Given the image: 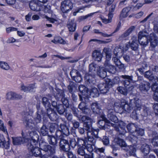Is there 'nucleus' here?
Segmentation results:
<instances>
[{"label":"nucleus","mask_w":158,"mask_h":158,"mask_svg":"<svg viewBox=\"0 0 158 158\" xmlns=\"http://www.w3.org/2000/svg\"><path fill=\"white\" fill-rule=\"evenodd\" d=\"M13 143L15 145H19L23 143L26 141L24 138L23 137H12Z\"/></svg>","instance_id":"obj_25"},{"label":"nucleus","mask_w":158,"mask_h":158,"mask_svg":"<svg viewBox=\"0 0 158 158\" xmlns=\"http://www.w3.org/2000/svg\"><path fill=\"white\" fill-rule=\"evenodd\" d=\"M143 75L145 78L153 82L152 85L158 84V77L155 76L152 72L149 70L147 71L144 73Z\"/></svg>","instance_id":"obj_8"},{"label":"nucleus","mask_w":158,"mask_h":158,"mask_svg":"<svg viewBox=\"0 0 158 158\" xmlns=\"http://www.w3.org/2000/svg\"><path fill=\"white\" fill-rule=\"evenodd\" d=\"M77 153L78 155L82 156H84L86 154L85 151V148L83 147H79L77 148Z\"/></svg>","instance_id":"obj_44"},{"label":"nucleus","mask_w":158,"mask_h":158,"mask_svg":"<svg viewBox=\"0 0 158 158\" xmlns=\"http://www.w3.org/2000/svg\"><path fill=\"white\" fill-rule=\"evenodd\" d=\"M141 106L140 100L135 98L130 100L129 103H127L122 107L125 111L129 113L132 109L140 110Z\"/></svg>","instance_id":"obj_1"},{"label":"nucleus","mask_w":158,"mask_h":158,"mask_svg":"<svg viewBox=\"0 0 158 158\" xmlns=\"http://www.w3.org/2000/svg\"><path fill=\"white\" fill-rule=\"evenodd\" d=\"M89 73L86 74L85 77V79L89 83L94 84L95 83V74H90Z\"/></svg>","instance_id":"obj_18"},{"label":"nucleus","mask_w":158,"mask_h":158,"mask_svg":"<svg viewBox=\"0 0 158 158\" xmlns=\"http://www.w3.org/2000/svg\"><path fill=\"white\" fill-rule=\"evenodd\" d=\"M152 143L154 146H158V137L155 136L153 138Z\"/></svg>","instance_id":"obj_64"},{"label":"nucleus","mask_w":158,"mask_h":158,"mask_svg":"<svg viewBox=\"0 0 158 158\" xmlns=\"http://www.w3.org/2000/svg\"><path fill=\"white\" fill-rule=\"evenodd\" d=\"M23 123L28 126H32L35 125V122L31 118V116L27 115L23 118Z\"/></svg>","instance_id":"obj_24"},{"label":"nucleus","mask_w":158,"mask_h":158,"mask_svg":"<svg viewBox=\"0 0 158 158\" xmlns=\"http://www.w3.org/2000/svg\"><path fill=\"white\" fill-rule=\"evenodd\" d=\"M86 140H85L82 139L78 138L77 139V144L81 147H84V145L85 144Z\"/></svg>","instance_id":"obj_55"},{"label":"nucleus","mask_w":158,"mask_h":158,"mask_svg":"<svg viewBox=\"0 0 158 158\" xmlns=\"http://www.w3.org/2000/svg\"><path fill=\"white\" fill-rule=\"evenodd\" d=\"M63 123H61L60 125V127L61 130H58L57 131H60L62 133L63 135L67 136L69 134V129L66 126V121L63 118L61 119Z\"/></svg>","instance_id":"obj_11"},{"label":"nucleus","mask_w":158,"mask_h":158,"mask_svg":"<svg viewBox=\"0 0 158 158\" xmlns=\"http://www.w3.org/2000/svg\"><path fill=\"white\" fill-rule=\"evenodd\" d=\"M122 50L121 48H115L114 50V55L120 58V56L119 55V52H122Z\"/></svg>","instance_id":"obj_59"},{"label":"nucleus","mask_w":158,"mask_h":158,"mask_svg":"<svg viewBox=\"0 0 158 158\" xmlns=\"http://www.w3.org/2000/svg\"><path fill=\"white\" fill-rule=\"evenodd\" d=\"M0 67L2 69L5 70H8L10 68L7 63L2 61H0Z\"/></svg>","instance_id":"obj_52"},{"label":"nucleus","mask_w":158,"mask_h":158,"mask_svg":"<svg viewBox=\"0 0 158 158\" xmlns=\"http://www.w3.org/2000/svg\"><path fill=\"white\" fill-rule=\"evenodd\" d=\"M123 149L129 153L131 156H135V155L136 149L131 145H127Z\"/></svg>","instance_id":"obj_26"},{"label":"nucleus","mask_w":158,"mask_h":158,"mask_svg":"<svg viewBox=\"0 0 158 158\" xmlns=\"http://www.w3.org/2000/svg\"><path fill=\"white\" fill-rule=\"evenodd\" d=\"M56 135L58 139L60 140V146L61 150L64 152H68L70 149V145L68 141L64 139L65 135H63L60 131H56Z\"/></svg>","instance_id":"obj_2"},{"label":"nucleus","mask_w":158,"mask_h":158,"mask_svg":"<svg viewBox=\"0 0 158 158\" xmlns=\"http://www.w3.org/2000/svg\"><path fill=\"white\" fill-rule=\"evenodd\" d=\"M115 142L119 146L123 148H125V146L127 145L123 139L119 138H117L115 139Z\"/></svg>","instance_id":"obj_42"},{"label":"nucleus","mask_w":158,"mask_h":158,"mask_svg":"<svg viewBox=\"0 0 158 158\" xmlns=\"http://www.w3.org/2000/svg\"><path fill=\"white\" fill-rule=\"evenodd\" d=\"M47 115L51 120L55 121L57 119V114L51 109H47Z\"/></svg>","instance_id":"obj_17"},{"label":"nucleus","mask_w":158,"mask_h":158,"mask_svg":"<svg viewBox=\"0 0 158 158\" xmlns=\"http://www.w3.org/2000/svg\"><path fill=\"white\" fill-rule=\"evenodd\" d=\"M40 148L45 152V154L48 156H51L55 153V147L52 146L44 143H39Z\"/></svg>","instance_id":"obj_5"},{"label":"nucleus","mask_w":158,"mask_h":158,"mask_svg":"<svg viewBox=\"0 0 158 158\" xmlns=\"http://www.w3.org/2000/svg\"><path fill=\"white\" fill-rule=\"evenodd\" d=\"M138 125L136 123H131L128 124L127 126V128L129 132L134 134Z\"/></svg>","instance_id":"obj_30"},{"label":"nucleus","mask_w":158,"mask_h":158,"mask_svg":"<svg viewBox=\"0 0 158 158\" xmlns=\"http://www.w3.org/2000/svg\"><path fill=\"white\" fill-rule=\"evenodd\" d=\"M104 66L105 67V69L110 73H113L114 72L116 71L115 67L110 64V63H108L107 64H104Z\"/></svg>","instance_id":"obj_34"},{"label":"nucleus","mask_w":158,"mask_h":158,"mask_svg":"<svg viewBox=\"0 0 158 158\" xmlns=\"http://www.w3.org/2000/svg\"><path fill=\"white\" fill-rule=\"evenodd\" d=\"M138 43L131 42L130 44L131 48L133 50L135 51L137 49L138 47Z\"/></svg>","instance_id":"obj_63"},{"label":"nucleus","mask_w":158,"mask_h":158,"mask_svg":"<svg viewBox=\"0 0 158 158\" xmlns=\"http://www.w3.org/2000/svg\"><path fill=\"white\" fill-rule=\"evenodd\" d=\"M76 24L73 19L69 20L68 22L67 27L70 32H74L75 31Z\"/></svg>","instance_id":"obj_28"},{"label":"nucleus","mask_w":158,"mask_h":158,"mask_svg":"<svg viewBox=\"0 0 158 158\" xmlns=\"http://www.w3.org/2000/svg\"><path fill=\"white\" fill-rule=\"evenodd\" d=\"M107 123H109L110 126H111L114 127L115 130L118 131L119 135H122V137L125 136V135L126 133L125 130V127L126 124L123 122L120 121L119 122L118 124L111 123L109 120H107Z\"/></svg>","instance_id":"obj_4"},{"label":"nucleus","mask_w":158,"mask_h":158,"mask_svg":"<svg viewBox=\"0 0 158 158\" xmlns=\"http://www.w3.org/2000/svg\"><path fill=\"white\" fill-rule=\"evenodd\" d=\"M39 139V135L37 134L36 132L35 133L34 135L31 138L30 141V142H29L28 143H31V144H34V145H35L36 143H37V141Z\"/></svg>","instance_id":"obj_49"},{"label":"nucleus","mask_w":158,"mask_h":158,"mask_svg":"<svg viewBox=\"0 0 158 158\" xmlns=\"http://www.w3.org/2000/svg\"><path fill=\"white\" fill-rule=\"evenodd\" d=\"M92 145H93L92 143H88L86 141L85 144L84 146V148L85 149L86 148L88 151L90 152L93 150Z\"/></svg>","instance_id":"obj_54"},{"label":"nucleus","mask_w":158,"mask_h":158,"mask_svg":"<svg viewBox=\"0 0 158 158\" xmlns=\"http://www.w3.org/2000/svg\"><path fill=\"white\" fill-rule=\"evenodd\" d=\"M130 10V8L129 7H126L123 8L120 14V17L125 18L127 17L128 15V13Z\"/></svg>","instance_id":"obj_48"},{"label":"nucleus","mask_w":158,"mask_h":158,"mask_svg":"<svg viewBox=\"0 0 158 158\" xmlns=\"http://www.w3.org/2000/svg\"><path fill=\"white\" fill-rule=\"evenodd\" d=\"M56 94L54 97L56 100H59L65 97L64 91L63 90L60 89L58 88L56 89Z\"/></svg>","instance_id":"obj_31"},{"label":"nucleus","mask_w":158,"mask_h":158,"mask_svg":"<svg viewBox=\"0 0 158 158\" xmlns=\"http://www.w3.org/2000/svg\"><path fill=\"white\" fill-rule=\"evenodd\" d=\"M91 132V131L89 132L87 131V142L92 143L93 146L94 145L96 142V138H94L93 136H89V134Z\"/></svg>","instance_id":"obj_37"},{"label":"nucleus","mask_w":158,"mask_h":158,"mask_svg":"<svg viewBox=\"0 0 158 158\" xmlns=\"http://www.w3.org/2000/svg\"><path fill=\"white\" fill-rule=\"evenodd\" d=\"M134 135V134H130L129 136L126 137V139L127 140L131 141L132 143L135 144L137 142V138L135 135V136Z\"/></svg>","instance_id":"obj_41"},{"label":"nucleus","mask_w":158,"mask_h":158,"mask_svg":"<svg viewBox=\"0 0 158 158\" xmlns=\"http://www.w3.org/2000/svg\"><path fill=\"white\" fill-rule=\"evenodd\" d=\"M44 113V112L43 110H41V112L37 111L36 115L34 118V121L35 122V124L40 122L41 121V114H43Z\"/></svg>","instance_id":"obj_32"},{"label":"nucleus","mask_w":158,"mask_h":158,"mask_svg":"<svg viewBox=\"0 0 158 158\" xmlns=\"http://www.w3.org/2000/svg\"><path fill=\"white\" fill-rule=\"evenodd\" d=\"M56 109L60 114H62L65 110V108L62 104H58Z\"/></svg>","instance_id":"obj_38"},{"label":"nucleus","mask_w":158,"mask_h":158,"mask_svg":"<svg viewBox=\"0 0 158 158\" xmlns=\"http://www.w3.org/2000/svg\"><path fill=\"white\" fill-rule=\"evenodd\" d=\"M92 56L95 60L100 61L102 59V55L100 50H95L93 52Z\"/></svg>","instance_id":"obj_19"},{"label":"nucleus","mask_w":158,"mask_h":158,"mask_svg":"<svg viewBox=\"0 0 158 158\" xmlns=\"http://www.w3.org/2000/svg\"><path fill=\"white\" fill-rule=\"evenodd\" d=\"M68 88L70 93H73L76 89V84L74 82L70 81Z\"/></svg>","instance_id":"obj_40"},{"label":"nucleus","mask_w":158,"mask_h":158,"mask_svg":"<svg viewBox=\"0 0 158 158\" xmlns=\"http://www.w3.org/2000/svg\"><path fill=\"white\" fill-rule=\"evenodd\" d=\"M78 120L84 123V127L85 130L89 132L92 131L93 120L91 118L86 115H81Z\"/></svg>","instance_id":"obj_3"},{"label":"nucleus","mask_w":158,"mask_h":158,"mask_svg":"<svg viewBox=\"0 0 158 158\" xmlns=\"http://www.w3.org/2000/svg\"><path fill=\"white\" fill-rule=\"evenodd\" d=\"M152 89L154 92L153 98L154 99L158 102V86L157 85H152Z\"/></svg>","instance_id":"obj_33"},{"label":"nucleus","mask_w":158,"mask_h":158,"mask_svg":"<svg viewBox=\"0 0 158 158\" xmlns=\"http://www.w3.org/2000/svg\"><path fill=\"white\" fill-rule=\"evenodd\" d=\"M49 129L46 126V125L44 124L40 130V133L43 136H45L48 134Z\"/></svg>","instance_id":"obj_35"},{"label":"nucleus","mask_w":158,"mask_h":158,"mask_svg":"<svg viewBox=\"0 0 158 158\" xmlns=\"http://www.w3.org/2000/svg\"><path fill=\"white\" fill-rule=\"evenodd\" d=\"M98 87L101 93L105 94L109 90V86L105 83H100L98 85Z\"/></svg>","instance_id":"obj_20"},{"label":"nucleus","mask_w":158,"mask_h":158,"mask_svg":"<svg viewBox=\"0 0 158 158\" xmlns=\"http://www.w3.org/2000/svg\"><path fill=\"white\" fill-rule=\"evenodd\" d=\"M140 90L143 93L147 92L149 89L150 86V83L147 81L143 80L139 85Z\"/></svg>","instance_id":"obj_12"},{"label":"nucleus","mask_w":158,"mask_h":158,"mask_svg":"<svg viewBox=\"0 0 158 158\" xmlns=\"http://www.w3.org/2000/svg\"><path fill=\"white\" fill-rule=\"evenodd\" d=\"M13 92L10 91L7 93L6 94V99L8 100H13Z\"/></svg>","instance_id":"obj_60"},{"label":"nucleus","mask_w":158,"mask_h":158,"mask_svg":"<svg viewBox=\"0 0 158 158\" xmlns=\"http://www.w3.org/2000/svg\"><path fill=\"white\" fill-rule=\"evenodd\" d=\"M150 150V146L147 144L144 143L141 145L140 147V150L144 155L148 154Z\"/></svg>","instance_id":"obj_29"},{"label":"nucleus","mask_w":158,"mask_h":158,"mask_svg":"<svg viewBox=\"0 0 158 158\" xmlns=\"http://www.w3.org/2000/svg\"><path fill=\"white\" fill-rule=\"evenodd\" d=\"M99 70L98 71V74L100 77L104 78L106 76V70L104 68H99Z\"/></svg>","instance_id":"obj_36"},{"label":"nucleus","mask_w":158,"mask_h":158,"mask_svg":"<svg viewBox=\"0 0 158 158\" xmlns=\"http://www.w3.org/2000/svg\"><path fill=\"white\" fill-rule=\"evenodd\" d=\"M102 120H100L98 121V127L101 129L103 130H106L108 127V126H110L109 123H107V120L104 116H102Z\"/></svg>","instance_id":"obj_15"},{"label":"nucleus","mask_w":158,"mask_h":158,"mask_svg":"<svg viewBox=\"0 0 158 158\" xmlns=\"http://www.w3.org/2000/svg\"><path fill=\"white\" fill-rule=\"evenodd\" d=\"M61 10L63 13H67L73 8L72 3L69 0H64L61 3Z\"/></svg>","instance_id":"obj_7"},{"label":"nucleus","mask_w":158,"mask_h":158,"mask_svg":"<svg viewBox=\"0 0 158 158\" xmlns=\"http://www.w3.org/2000/svg\"><path fill=\"white\" fill-rule=\"evenodd\" d=\"M70 75L72 79L76 82H81L83 80L81 74L77 70L72 69L70 73Z\"/></svg>","instance_id":"obj_9"},{"label":"nucleus","mask_w":158,"mask_h":158,"mask_svg":"<svg viewBox=\"0 0 158 158\" xmlns=\"http://www.w3.org/2000/svg\"><path fill=\"white\" fill-rule=\"evenodd\" d=\"M120 77L123 79L121 82L125 87L129 85L131 82L133 81L132 76L124 75H122Z\"/></svg>","instance_id":"obj_14"},{"label":"nucleus","mask_w":158,"mask_h":158,"mask_svg":"<svg viewBox=\"0 0 158 158\" xmlns=\"http://www.w3.org/2000/svg\"><path fill=\"white\" fill-rule=\"evenodd\" d=\"M144 133V130L143 129L139 128L138 126L135 130L134 135L137 136H142Z\"/></svg>","instance_id":"obj_39"},{"label":"nucleus","mask_w":158,"mask_h":158,"mask_svg":"<svg viewBox=\"0 0 158 158\" xmlns=\"http://www.w3.org/2000/svg\"><path fill=\"white\" fill-rule=\"evenodd\" d=\"M29 130L27 128H25L23 129L22 131V135L23 137L26 139V137H28L29 135Z\"/></svg>","instance_id":"obj_56"},{"label":"nucleus","mask_w":158,"mask_h":158,"mask_svg":"<svg viewBox=\"0 0 158 158\" xmlns=\"http://www.w3.org/2000/svg\"><path fill=\"white\" fill-rule=\"evenodd\" d=\"M108 19H102L103 22L105 23H109L111 22L112 18L113 17V14L111 12L108 14Z\"/></svg>","instance_id":"obj_57"},{"label":"nucleus","mask_w":158,"mask_h":158,"mask_svg":"<svg viewBox=\"0 0 158 158\" xmlns=\"http://www.w3.org/2000/svg\"><path fill=\"white\" fill-rule=\"evenodd\" d=\"M34 145L31 144V142L28 143L27 145V147L28 149L31 152L33 156L36 157L40 156V157H42L40 155L41 152L40 148L38 147L35 146Z\"/></svg>","instance_id":"obj_10"},{"label":"nucleus","mask_w":158,"mask_h":158,"mask_svg":"<svg viewBox=\"0 0 158 158\" xmlns=\"http://www.w3.org/2000/svg\"><path fill=\"white\" fill-rule=\"evenodd\" d=\"M50 95H49L48 98L46 97H44L42 98V103L43 106L45 108L47 109H51V103L49 100H50Z\"/></svg>","instance_id":"obj_27"},{"label":"nucleus","mask_w":158,"mask_h":158,"mask_svg":"<svg viewBox=\"0 0 158 158\" xmlns=\"http://www.w3.org/2000/svg\"><path fill=\"white\" fill-rule=\"evenodd\" d=\"M90 94L93 97H96L98 95V91L95 87L92 88L89 92Z\"/></svg>","instance_id":"obj_47"},{"label":"nucleus","mask_w":158,"mask_h":158,"mask_svg":"<svg viewBox=\"0 0 158 158\" xmlns=\"http://www.w3.org/2000/svg\"><path fill=\"white\" fill-rule=\"evenodd\" d=\"M148 40L150 42V46L152 48H155L158 44V37L154 33H152L150 34Z\"/></svg>","instance_id":"obj_13"},{"label":"nucleus","mask_w":158,"mask_h":158,"mask_svg":"<svg viewBox=\"0 0 158 158\" xmlns=\"http://www.w3.org/2000/svg\"><path fill=\"white\" fill-rule=\"evenodd\" d=\"M147 33L144 31H140L138 35V41L139 44L144 47L148 44V38L147 37Z\"/></svg>","instance_id":"obj_6"},{"label":"nucleus","mask_w":158,"mask_h":158,"mask_svg":"<svg viewBox=\"0 0 158 158\" xmlns=\"http://www.w3.org/2000/svg\"><path fill=\"white\" fill-rule=\"evenodd\" d=\"M0 146L2 148H5L6 149H8L9 147V140L7 141H6L4 140H1L0 142Z\"/></svg>","instance_id":"obj_51"},{"label":"nucleus","mask_w":158,"mask_h":158,"mask_svg":"<svg viewBox=\"0 0 158 158\" xmlns=\"http://www.w3.org/2000/svg\"><path fill=\"white\" fill-rule=\"evenodd\" d=\"M117 89L118 91L121 94L125 96L127 95L128 92L127 89L125 88L122 86H118Z\"/></svg>","instance_id":"obj_50"},{"label":"nucleus","mask_w":158,"mask_h":158,"mask_svg":"<svg viewBox=\"0 0 158 158\" xmlns=\"http://www.w3.org/2000/svg\"><path fill=\"white\" fill-rule=\"evenodd\" d=\"M79 89L80 92L82 93V95L89 94V91L88 88L83 85H80L79 86Z\"/></svg>","instance_id":"obj_45"},{"label":"nucleus","mask_w":158,"mask_h":158,"mask_svg":"<svg viewBox=\"0 0 158 158\" xmlns=\"http://www.w3.org/2000/svg\"><path fill=\"white\" fill-rule=\"evenodd\" d=\"M99 68L98 66L96 64L93 63H91L89 66V74L91 73L95 74L98 71Z\"/></svg>","instance_id":"obj_22"},{"label":"nucleus","mask_w":158,"mask_h":158,"mask_svg":"<svg viewBox=\"0 0 158 158\" xmlns=\"http://www.w3.org/2000/svg\"><path fill=\"white\" fill-rule=\"evenodd\" d=\"M102 52L104 53L106 55H112L111 51L110 48H104L103 49Z\"/></svg>","instance_id":"obj_62"},{"label":"nucleus","mask_w":158,"mask_h":158,"mask_svg":"<svg viewBox=\"0 0 158 158\" xmlns=\"http://www.w3.org/2000/svg\"><path fill=\"white\" fill-rule=\"evenodd\" d=\"M91 135L92 136H94L95 138H100L102 136L100 131H93V129L91 131Z\"/></svg>","instance_id":"obj_53"},{"label":"nucleus","mask_w":158,"mask_h":158,"mask_svg":"<svg viewBox=\"0 0 158 158\" xmlns=\"http://www.w3.org/2000/svg\"><path fill=\"white\" fill-rule=\"evenodd\" d=\"M13 100H20L22 98V96L19 94L13 92Z\"/></svg>","instance_id":"obj_58"},{"label":"nucleus","mask_w":158,"mask_h":158,"mask_svg":"<svg viewBox=\"0 0 158 158\" xmlns=\"http://www.w3.org/2000/svg\"><path fill=\"white\" fill-rule=\"evenodd\" d=\"M91 108L93 112L97 114L101 113V109L99 105L97 102L92 103L91 105Z\"/></svg>","instance_id":"obj_23"},{"label":"nucleus","mask_w":158,"mask_h":158,"mask_svg":"<svg viewBox=\"0 0 158 158\" xmlns=\"http://www.w3.org/2000/svg\"><path fill=\"white\" fill-rule=\"evenodd\" d=\"M107 113V116L109 119L115 123L118 122V118L115 115V112L113 109H108Z\"/></svg>","instance_id":"obj_16"},{"label":"nucleus","mask_w":158,"mask_h":158,"mask_svg":"<svg viewBox=\"0 0 158 158\" xmlns=\"http://www.w3.org/2000/svg\"><path fill=\"white\" fill-rule=\"evenodd\" d=\"M29 6L31 10L34 11H39L40 10V5L36 1H33L30 2Z\"/></svg>","instance_id":"obj_21"},{"label":"nucleus","mask_w":158,"mask_h":158,"mask_svg":"<svg viewBox=\"0 0 158 158\" xmlns=\"http://www.w3.org/2000/svg\"><path fill=\"white\" fill-rule=\"evenodd\" d=\"M105 83L108 86H109V89L114 85L112 80L109 78H106V79Z\"/></svg>","instance_id":"obj_61"},{"label":"nucleus","mask_w":158,"mask_h":158,"mask_svg":"<svg viewBox=\"0 0 158 158\" xmlns=\"http://www.w3.org/2000/svg\"><path fill=\"white\" fill-rule=\"evenodd\" d=\"M48 141L50 144L52 145H55L57 143V139L52 136H48Z\"/></svg>","instance_id":"obj_46"},{"label":"nucleus","mask_w":158,"mask_h":158,"mask_svg":"<svg viewBox=\"0 0 158 158\" xmlns=\"http://www.w3.org/2000/svg\"><path fill=\"white\" fill-rule=\"evenodd\" d=\"M83 94V95H79L80 100L81 101H83L85 103H86L89 102V97L88 96V94Z\"/></svg>","instance_id":"obj_43"}]
</instances>
